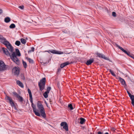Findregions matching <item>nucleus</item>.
Wrapping results in <instances>:
<instances>
[{
    "instance_id": "nucleus-1",
    "label": "nucleus",
    "mask_w": 134,
    "mask_h": 134,
    "mask_svg": "<svg viewBox=\"0 0 134 134\" xmlns=\"http://www.w3.org/2000/svg\"><path fill=\"white\" fill-rule=\"evenodd\" d=\"M2 49L3 53L7 56H10V59L13 62L16 63L17 65L19 64V60L17 57V56L20 57L21 54L19 51L18 48L15 49L16 53L15 52H12V54L10 55V53L9 52L8 50L5 48L3 47Z\"/></svg>"
},
{
    "instance_id": "nucleus-2",
    "label": "nucleus",
    "mask_w": 134,
    "mask_h": 134,
    "mask_svg": "<svg viewBox=\"0 0 134 134\" xmlns=\"http://www.w3.org/2000/svg\"><path fill=\"white\" fill-rule=\"evenodd\" d=\"M37 106L40 111L41 116L44 118H46V115L45 112L44 108L41 103L40 101H38L37 103Z\"/></svg>"
},
{
    "instance_id": "nucleus-3",
    "label": "nucleus",
    "mask_w": 134,
    "mask_h": 134,
    "mask_svg": "<svg viewBox=\"0 0 134 134\" xmlns=\"http://www.w3.org/2000/svg\"><path fill=\"white\" fill-rule=\"evenodd\" d=\"M46 79L45 77L43 78L40 80V82H38V85L40 90L42 91L44 89L45 87Z\"/></svg>"
},
{
    "instance_id": "nucleus-4",
    "label": "nucleus",
    "mask_w": 134,
    "mask_h": 134,
    "mask_svg": "<svg viewBox=\"0 0 134 134\" xmlns=\"http://www.w3.org/2000/svg\"><path fill=\"white\" fill-rule=\"evenodd\" d=\"M5 99L7 100V102H9L12 107H13L15 110H17V108L14 102L11 97L6 95Z\"/></svg>"
},
{
    "instance_id": "nucleus-5",
    "label": "nucleus",
    "mask_w": 134,
    "mask_h": 134,
    "mask_svg": "<svg viewBox=\"0 0 134 134\" xmlns=\"http://www.w3.org/2000/svg\"><path fill=\"white\" fill-rule=\"evenodd\" d=\"M116 46L119 49L124 52L129 57L131 58L134 59V55L132 54L129 51H127L124 50L122 47L120 46L118 44H116Z\"/></svg>"
},
{
    "instance_id": "nucleus-6",
    "label": "nucleus",
    "mask_w": 134,
    "mask_h": 134,
    "mask_svg": "<svg viewBox=\"0 0 134 134\" xmlns=\"http://www.w3.org/2000/svg\"><path fill=\"white\" fill-rule=\"evenodd\" d=\"M8 67V66L5 65L3 61L0 60V71L6 70Z\"/></svg>"
},
{
    "instance_id": "nucleus-7",
    "label": "nucleus",
    "mask_w": 134,
    "mask_h": 134,
    "mask_svg": "<svg viewBox=\"0 0 134 134\" xmlns=\"http://www.w3.org/2000/svg\"><path fill=\"white\" fill-rule=\"evenodd\" d=\"M95 54L97 55L96 56L97 57H98L100 58L104 59L105 60H108L110 62H111L109 58L106 57L102 53L96 52L95 53Z\"/></svg>"
},
{
    "instance_id": "nucleus-8",
    "label": "nucleus",
    "mask_w": 134,
    "mask_h": 134,
    "mask_svg": "<svg viewBox=\"0 0 134 134\" xmlns=\"http://www.w3.org/2000/svg\"><path fill=\"white\" fill-rule=\"evenodd\" d=\"M31 106L33 108V111L35 114L37 116H40L41 115L40 114V113L37 111V110L36 108V106L33 104V105H32V104H31Z\"/></svg>"
},
{
    "instance_id": "nucleus-9",
    "label": "nucleus",
    "mask_w": 134,
    "mask_h": 134,
    "mask_svg": "<svg viewBox=\"0 0 134 134\" xmlns=\"http://www.w3.org/2000/svg\"><path fill=\"white\" fill-rule=\"evenodd\" d=\"M45 52H49L53 54H61L63 53V52H62L60 51H56L55 50H49L48 51H46Z\"/></svg>"
},
{
    "instance_id": "nucleus-10",
    "label": "nucleus",
    "mask_w": 134,
    "mask_h": 134,
    "mask_svg": "<svg viewBox=\"0 0 134 134\" xmlns=\"http://www.w3.org/2000/svg\"><path fill=\"white\" fill-rule=\"evenodd\" d=\"M13 94L16 96L18 99L19 101L21 102H22L23 101V98L22 97L20 96L16 92H14L13 93Z\"/></svg>"
},
{
    "instance_id": "nucleus-11",
    "label": "nucleus",
    "mask_w": 134,
    "mask_h": 134,
    "mask_svg": "<svg viewBox=\"0 0 134 134\" xmlns=\"http://www.w3.org/2000/svg\"><path fill=\"white\" fill-rule=\"evenodd\" d=\"M8 43H7L6 44H5V45L6 46L9 50L11 52H12L13 51V47L8 41Z\"/></svg>"
},
{
    "instance_id": "nucleus-12",
    "label": "nucleus",
    "mask_w": 134,
    "mask_h": 134,
    "mask_svg": "<svg viewBox=\"0 0 134 134\" xmlns=\"http://www.w3.org/2000/svg\"><path fill=\"white\" fill-rule=\"evenodd\" d=\"M60 126H63V128L65 129L66 131H68V129L67 123L65 122H62L60 124Z\"/></svg>"
},
{
    "instance_id": "nucleus-13",
    "label": "nucleus",
    "mask_w": 134,
    "mask_h": 134,
    "mask_svg": "<svg viewBox=\"0 0 134 134\" xmlns=\"http://www.w3.org/2000/svg\"><path fill=\"white\" fill-rule=\"evenodd\" d=\"M12 72H14L15 75H18L19 73V70L18 68L15 67L12 70Z\"/></svg>"
},
{
    "instance_id": "nucleus-14",
    "label": "nucleus",
    "mask_w": 134,
    "mask_h": 134,
    "mask_svg": "<svg viewBox=\"0 0 134 134\" xmlns=\"http://www.w3.org/2000/svg\"><path fill=\"white\" fill-rule=\"evenodd\" d=\"M118 79H119L120 82L121 84L122 85L126 86L127 85L126 84L124 80L120 77H118Z\"/></svg>"
},
{
    "instance_id": "nucleus-15",
    "label": "nucleus",
    "mask_w": 134,
    "mask_h": 134,
    "mask_svg": "<svg viewBox=\"0 0 134 134\" xmlns=\"http://www.w3.org/2000/svg\"><path fill=\"white\" fill-rule=\"evenodd\" d=\"M93 58L91 59L87 60L86 63V64L87 65H91L94 61Z\"/></svg>"
},
{
    "instance_id": "nucleus-16",
    "label": "nucleus",
    "mask_w": 134,
    "mask_h": 134,
    "mask_svg": "<svg viewBox=\"0 0 134 134\" xmlns=\"http://www.w3.org/2000/svg\"><path fill=\"white\" fill-rule=\"evenodd\" d=\"M3 39H1V42L4 45L5 44H6V43H8V41H7L6 39L4 37L3 38Z\"/></svg>"
},
{
    "instance_id": "nucleus-17",
    "label": "nucleus",
    "mask_w": 134,
    "mask_h": 134,
    "mask_svg": "<svg viewBox=\"0 0 134 134\" xmlns=\"http://www.w3.org/2000/svg\"><path fill=\"white\" fill-rule=\"evenodd\" d=\"M17 84L20 87L22 88H23L24 87V85L23 83L20 81L17 80L16 81Z\"/></svg>"
},
{
    "instance_id": "nucleus-18",
    "label": "nucleus",
    "mask_w": 134,
    "mask_h": 134,
    "mask_svg": "<svg viewBox=\"0 0 134 134\" xmlns=\"http://www.w3.org/2000/svg\"><path fill=\"white\" fill-rule=\"evenodd\" d=\"M26 59L30 63L33 64L34 63V60L31 58L28 57H27L26 58Z\"/></svg>"
},
{
    "instance_id": "nucleus-19",
    "label": "nucleus",
    "mask_w": 134,
    "mask_h": 134,
    "mask_svg": "<svg viewBox=\"0 0 134 134\" xmlns=\"http://www.w3.org/2000/svg\"><path fill=\"white\" fill-rule=\"evenodd\" d=\"M80 123L81 124H83L86 121L85 119L82 118H80Z\"/></svg>"
},
{
    "instance_id": "nucleus-20",
    "label": "nucleus",
    "mask_w": 134,
    "mask_h": 134,
    "mask_svg": "<svg viewBox=\"0 0 134 134\" xmlns=\"http://www.w3.org/2000/svg\"><path fill=\"white\" fill-rule=\"evenodd\" d=\"M4 21L6 23H8L10 21V18L8 17H7L4 19Z\"/></svg>"
},
{
    "instance_id": "nucleus-21",
    "label": "nucleus",
    "mask_w": 134,
    "mask_h": 134,
    "mask_svg": "<svg viewBox=\"0 0 134 134\" xmlns=\"http://www.w3.org/2000/svg\"><path fill=\"white\" fill-rule=\"evenodd\" d=\"M68 107L69 109L70 110H72L74 109L73 107L72 106V105L71 104H70L68 105Z\"/></svg>"
},
{
    "instance_id": "nucleus-22",
    "label": "nucleus",
    "mask_w": 134,
    "mask_h": 134,
    "mask_svg": "<svg viewBox=\"0 0 134 134\" xmlns=\"http://www.w3.org/2000/svg\"><path fill=\"white\" fill-rule=\"evenodd\" d=\"M22 61L24 68H27V66L26 63L23 60H22Z\"/></svg>"
},
{
    "instance_id": "nucleus-23",
    "label": "nucleus",
    "mask_w": 134,
    "mask_h": 134,
    "mask_svg": "<svg viewBox=\"0 0 134 134\" xmlns=\"http://www.w3.org/2000/svg\"><path fill=\"white\" fill-rule=\"evenodd\" d=\"M107 70H109V72L112 75L115 77H116V75L115 74L111 69H107Z\"/></svg>"
},
{
    "instance_id": "nucleus-24",
    "label": "nucleus",
    "mask_w": 134,
    "mask_h": 134,
    "mask_svg": "<svg viewBox=\"0 0 134 134\" xmlns=\"http://www.w3.org/2000/svg\"><path fill=\"white\" fill-rule=\"evenodd\" d=\"M49 93L46 91L43 93V95L45 98H47L48 97V94Z\"/></svg>"
},
{
    "instance_id": "nucleus-25",
    "label": "nucleus",
    "mask_w": 134,
    "mask_h": 134,
    "mask_svg": "<svg viewBox=\"0 0 134 134\" xmlns=\"http://www.w3.org/2000/svg\"><path fill=\"white\" fill-rule=\"evenodd\" d=\"M20 41L21 43L23 44H25L26 43V41L24 38H21L20 40Z\"/></svg>"
},
{
    "instance_id": "nucleus-26",
    "label": "nucleus",
    "mask_w": 134,
    "mask_h": 134,
    "mask_svg": "<svg viewBox=\"0 0 134 134\" xmlns=\"http://www.w3.org/2000/svg\"><path fill=\"white\" fill-rule=\"evenodd\" d=\"M15 27V25L14 24H11L9 26V27L10 29H14Z\"/></svg>"
},
{
    "instance_id": "nucleus-27",
    "label": "nucleus",
    "mask_w": 134,
    "mask_h": 134,
    "mask_svg": "<svg viewBox=\"0 0 134 134\" xmlns=\"http://www.w3.org/2000/svg\"><path fill=\"white\" fill-rule=\"evenodd\" d=\"M15 44L16 45L19 46L20 44V42L19 41H17L15 42Z\"/></svg>"
},
{
    "instance_id": "nucleus-28",
    "label": "nucleus",
    "mask_w": 134,
    "mask_h": 134,
    "mask_svg": "<svg viewBox=\"0 0 134 134\" xmlns=\"http://www.w3.org/2000/svg\"><path fill=\"white\" fill-rule=\"evenodd\" d=\"M35 51V48L34 47H32L31 48V50L29 51H28V53H30L31 52V51L34 52Z\"/></svg>"
},
{
    "instance_id": "nucleus-29",
    "label": "nucleus",
    "mask_w": 134,
    "mask_h": 134,
    "mask_svg": "<svg viewBox=\"0 0 134 134\" xmlns=\"http://www.w3.org/2000/svg\"><path fill=\"white\" fill-rule=\"evenodd\" d=\"M51 88L50 87H47V91H46L47 92L49 93V92L51 90Z\"/></svg>"
},
{
    "instance_id": "nucleus-30",
    "label": "nucleus",
    "mask_w": 134,
    "mask_h": 134,
    "mask_svg": "<svg viewBox=\"0 0 134 134\" xmlns=\"http://www.w3.org/2000/svg\"><path fill=\"white\" fill-rule=\"evenodd\" d=\"M129 97L131 99V100H134V95H131L130 96H129Z\"/></svg>"
},
{
    "instance_id": "nucleus-31",
    "label": "nucleus",
    "mask_w": 134,
    "mask_h": 134,
    "mask_svg": "<svg viewBox=\"0 0 134 134\" xmlns=\"http://www.w3.org/2000/svg\"><path fill=\"white\" fill-rule=\"evenodd\" d=\"M65 66V65L64 63H63L61 64H60V67L61 68H63Z\"/></svg>"
},
{
    "instance_id": "nucleus-32",
    "label": "nucleus",
    "mask_w": 134,
    "mask_h": 134,
    "mask_svg": "<svg viewBox=\"0 0 134 134\" xmlns=\"http://www.w3.org/2000/svg\"><path fill=\"white\" fill-rule=\"evenodd\" d=\"M112 15L114 17H115L116 16V13L115 12H113L112 13Z\"/></svg>"
},
{
    "instance_id": "nucleus-33",
    "label": "nucleus",
    "mask_w": 134,
    "mask_h": 134,
    "mask_svg": "<svg viewBox=\"0 0 134 134\" xmlns=\"http://www.w3.org/2000/svg\"><path fill=\"white\" fill-rule=\"evenodd\" d=\"M61 70V68H58L57 69V73L58 74V73Z\"/></svg>"
},
{
    "instance_id": "nucleus-34",
    "label": "nucleus",
    "mask_w": 134,
    "mask_h": 134,
    "mask_svg": "<svg viewBox=\"0 0 134 134\" xmlns=\"http://www.w3.org/2000/svg\"><path fill=\"white\" fill-rule=\"evenodd\" d=\"M30 98V102L31 103V104H32V105H33V100H32V98Z\"/></svg>"
},
{
    "instance_id": "nucleus-35",
    "label": "nucleus",
    "mask_w": 134,
    "mask_h": 134,
    "mask_svg": "<svg viewBox=\"0 0 134 134\" xmlns=\"http://www.w3.org/2000/svg\"><path fill=\"white\" fill-rule=\"evenodd\" d=\"M19 8L21 9H23L24 8V6L23 5H21L19 7Z\"/></svg>"
},
{
    "instance_id": "nucleus-36",
    "label": "nucleus",
    "mask_w": 134,
    "mask_h": 134,
    "mask_svg": "<svg viewBox=\"0 0 134 134\" xmlns=\"http://www.w3.org/2000/svg\"><path fill=\"white\" fill-rule=\"evenodd\" d=\"M64 64H65V66L68 65L69 64H69V62L68 61H67L66 62H65L64 63Z\"/></svg>"
},
{
    "instance_id": "nucleus-37",
    "label": "nucleus",
    "mask_w": 134,
    "mask_h": 134,
    "mask_svg": "<svg viewBox=\"0 0 134 134\" xmlns=\"http://www.w3.org/2000/svg\"><path fill=\"white\" fill-rule=\"evenodd\" d=\"M29 94L30 98H32V95L31 92L29 93Z\"/></svg>"
},
{
    "instance_id": "nucleus-38",
    "label": "nucleus",
    "mask_w": 134,
    "mask_h": 134,
    "mask_svg": "<svg viewBox=\"0 0 134 134\" xmlns=\"http://www.w3.org/2000/svg\"><path fill=\"white\" fill-rule=\"evenodd\" d=\"M4 37L2 35H0V40L3 39Z\"/></svg>"
},
{
    "instance_id": "nucleus-39",
    "label": "nucleus",
    "mask_w": 134,
    "mask_h": 134,
    "mask_svg": "<svg viewBox=\"0 0 134 134\" xmlns=\"http://www.w3.org/2000/svg\"><path fill=\"white\" fill-rule=\"evenodd\" d=\"M111 130L113 132H115L116 129L114 127H112L111 129Z\"/></svg>"
},
{
    "instance_id": "nucleus-40",
    "label": "nucleus",
    "mask_w": 134,
    "mask_h": 134,
    "mask_svg": "<svg viewBox=\"0 0 134 134\" xmlns=\"http://www.w3.org/2000/svg\"><path fill=\"white\" fill-rule=\"evenodd\" d=\"M131 104L133 106L134 105V99L131 100Z\"/></svg>"
},
{
    "instance_id": "nucleus-41",
    "label": "nucleus",
    "mask_w": 134,
    "mask_h": 134,
    "mask_svg": "<svg viewBox=\"0 0 134 134\" xmlns=\"http://www.w3.org/2000/svg\"><path fill=\"white\" fill-rule=\"evenodd\" d=\"M27 91L29 93L31 92L29 88L28 89Z\"/></svg>"
},
{
    "instance_id": "nucleus-42",
    "label": "nucleus",
    "mask_w": 134,
    "mask_h": 134,
    "mask_svg": "<svg viewBox=\"0 0 134 134\" xmlns=\"http://www.w3.org/2000/svg\"><path fill=\"white\" fill-rule=\"evenodd\" d=\"M127 92L129 96H130L131 95V94L128 91H127Z\"/></svg>"
},
{
    "instance_id": "nucleus-43",
    "label": "nucleus",
    "mask_w": 134,
    "mask_h": 134,
    "mask_svg": "<svg viewBox=\"0 0 134 134\" xmlns=\"http://www.w3.org/2000/svg\"><path fill=\"white\" fill-rule=\"evenodd\" d=\"M3 13V10L2 9H0V14Z\"/></svg>"
},
{
    "instance_id": "nucleus-44",
    "label": "nucleus",
    "mask_w": 134,
    "mask_h": 134,
    "mask_svg": "<svg viewBox=\"0 0 134 134\" xmlns=\"http://www.w3.org/2000/svg\"><path fill=\"white\" fill-rule=\"evenodd\" d=\"M74 61H71V62H70V63L69 62V64H73L74 63Z\"/></svg>"
},
{
    "instance_id": "nucleus-45",
    "label": "nucleus",
    "mask_w": 134,
    "mask_h": 134,
    "mask_svg": "<svg viewBox=\"0 0 134 134\" xmlns=\"http://www.w3.org/2000/svg\"><path fill=\"white\" fill-rule=\"evenodd\" d=\"M42 64H43V65H44V64H47V62H45L44 63L43 62H42L41 63Z\"/></svg>"
},
{
    "instance_id": "nucleus-46",
    "label": "nucleus",
    "mask_w": 134,
    "mask_h": 134,
    "mask_svg": "<svg viewBox=\"0 0 134 134\" xmlns=\"http://www.w3.org/2000/svg\"><path fill=\"white\" fill-rule=\"evenodd\" d=\"M49 101H50V104H51V103L52 102V101L51 100H50V99H49Z\"/></svg>"
},
{
    "instance_id": "nucleus-47",
    "label": "nucleus",
    "mask_w": 134,
    "mask_h": 134,
    "mask_svg": "<svg viewBox=\"0 0 134 134\" xmlns=\"http://www.w3.org/2000/svg\"><path fill=\"white\" fill-rule=\"evenodd\" d=\"M133 106L134 107V105H133Z\"/></svg>"
}]
</instances>
